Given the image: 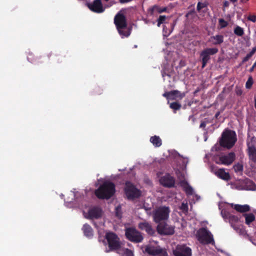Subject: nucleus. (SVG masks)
<instances>
[{
	"mask_svg": "<svg viewBox=\"0 0 256 256\" xmlns=\"http://www.w3.org/2000/svg\"><path fill=\"white\" fill-rule=\"evenodd\" d=\"M234 34L238 36H242L244 34V29L240 27V26H237L234 30Z\"/></svg>",
	"mask_w": 256,
	"mask_h": 256,
	"instance_id": "obj_29",
	"label": "nucleus"
},
{
	"mask_svg": "<svg viewBox=\"0 0 256 256\" xmlns=\"http://www.w3.org/2000/svg\"><path fill=\"white\" fill-rule=\"evenodd\" d=\"M256 52V48L254 47L252 50L246 54V56L250 58Z\"/></svg>",
	"mask_w": 256,
	"mask_h": 256,
	"instance_id": "obj_40",
	"label": "nucleus"
},
{
	"mask_svg": "<svg viewBox=\"0 0 256 256\" xmlns=\"http://www.w3.org/2000/svg\"><path fill=\"white\" fill-rule=\"evenodd\" d=\"M207 4L206 3H202L201 2H198L197 4L196 8L197 10L200 12L202 8L206 7Z\"/></svg>",
	"mask_w": 256,
	"mask_h": 256,
	"instance_id": "obj_36",
	"label": "nucleus"
},
{
	"mask_svg": "<svg viewBox=\"0 0 256 256\" xmlns=\"http://www.w3.org/2000/svg\"><path fill=\"white\" fill-rule=\"evenodd\" d=\"M229 6V2H228V1H225L224 2V7H228V6Z\"/></svg>",
	"mask_w": 256,
	"mask_h": 256,
	"instance_id": "obj_48",
	"label": "nucleus"
},
{
	"mask_svg": "<svg viewBox=\"0 0 256 256\" xmlns=\"http://www.w3.org/2000/svg\"><path fill=\"white\" fill-rule=\"evenodd\" d=\"M208 42L213 45H220L224 42V36L222 34H216L210 36Z\"/></svg>",
	"mask_w": 256,
	"mask_h": 256,
	"instance_id": "obj_19",
	"label": "nucleus"
},
{
	"mask_svg": "<svg viewBox=\"0 0 256 256\" xmlns=\"http://www.w3.org/2000/svg\"><path fill=\"white\" fill-rule=\"evenodd\" d=\"M144 251L146 253L152 256H168L165 248H162L159 246L152 244L146 246Z\"/></svg>",
	"mask_w": 256,
	"mask_h": 256,
	"instance_id": "obj_9",
	"label": "nucleus"
},
{
	"mask_svg": "<svg viewBox=\"0 0 256 256\" xmlns=\"http://www.w3.org/2000/svg\"><path fill=\"white\" fill-rule=\"evenodd\" d=\"M124 192L128 199L130 200L138 198L142 194L141 191L129 181H127L125 183Z\"/></svg>",
	"mask_w": 256,
	"mask_h": 256,
	"instance_id": "obj_5",
	"label": "nucleus"
},
{
	"mask_svg": "<svg viewBox=\"0 0 256 256\" xmlns=\"http://www.w3.org/2000/svg\"><path fill=\"white\" fill-rule=\"evenodd\" d=\"M160 184L166 188H172L174 186L175 180L169 174H166L160 179Z\"/></svg>",
	"mask_w": 256,
	"mask_h": 256,
	"instance_id": "obj_14",
	"label": "nucleus"
},
{
	"mask_svg": "<svg viewBox=\"0 0 256 256\" xmlns=\"http://www.w3.org/2000/svg\"><path fill=\"white\" fill-rule=\"evenodd\" d=\"M216 175L220 179L228 181L230 179V176L228 172H226L224 169L220 168L215 172Z\"/></svg>",
	"mask_w": 256,
	"mask_h": 256,
	"instance_id": "obj_21",
	"label": "nucleus"
},
{
	"mask_svg": "<svg viewBox=\"0 0 256 256\" xmlns=\"http://www.w3.org/2000/svg\"><path fill=\"white\" fill-rule=\"evenodd\" d=\"M238 233L242 234V230L240 228V226L236 224L231 226Z\"/></svg>",
	"mask_w": 256,
	"mask_h": 256,
	"instance_id": "obj_37",
	"label": "nucleus"
},
{
	"mask_svg": "<svg viewBox=\"0 0 256 256\" xmlns=\"http://www.w3.org/2000/svg\"><path fill=\"white\" fill-rule=\"evenodd\" d=\"M219 114H220L219 112L216 113V114L215 116H216V118H217V117L219 115Z\"/></svg>",
	"mask_w": 256,
	"mask_h": 256,
	"instance_id": "obj_51",
	"label": "nucleus"
},
{
	"mask_svg": "<svg viewBox=\"0 0 256 256\" xmlns=\"http://www.w3.org/2000/svg\"><path fill=\"white\" fill-rule=\"evenodd\" d=\"M242 216L245 217V222L247 225H250L256 218L252 213L244 214Z\"/></svg>",
	"mask_w": 256,
	"mask_h": 256,
	"instance_id": "obj_26",
	"label": "nucleus"
},
{
	"mask_svg": "<svg viewBox=\"0 0 256 256\" xmlns=\"http://www.w3.org/2000/svg\"><path fill=\"white\" fill-rule=\"evenodd\" d=\"M170 108L174 110V112H176V110L180 109L182 106L180 103L178 102H173L170 104Z\"/></svg>",
	"mask_w": 256,
	"mask_h": 256,
	"instance_id": "obj_30",
	"label": "nucleus"
},
{
	"mask_svg": "<svg viewBox=\"0 0 256 256\" xmlns=\"http://www.w3.org/2000/svg\"><path fill=\"white\" fill-rule=\"evenodd\" d=\"M218 51L216 48H206L200 54V58L202 63V68H204L210 59V56L216 54Z\"/></svg>",
	"mask_w": 256,
	"mask_h": 256,
	"instance_id": "obj_10",
	"label": "nucleus"
},
{
	"mask_svg": "<svg viewBox=\"0 0 256 256\" xmlns=\"http://www.w3.org/2000/svg\"><path fill=\"white\" fill-rule=\"evenodd\" d=\"M150 142L156 147H160L162 144V140L157 136H152L150 138Z\"/></svg>",
	"mask_w": 256,
	"mask_h": 256,
	"instance_id": "obj_25",
	"label": "nucleus"
},
{
	"mask_svg": "<svg viewBox=\"0 0 256 256\" xmlns=\"http://www.w3.org/2000/svg\"><path fill=\"white\" fill-rule=\"evenodd\" d=\"M248 147V154L250 159L254 162H256V148L252 144L247 143Z\"/></svg>",
	"mask_w": 256,
	"mask_h": 256,
	"instance_id": "obj_20",
	"label": "nucleus"
},
{
	"mask_svg": "<svg viewBox=\"0 0 256 256\" xmlns=\"http://www.w3.org/2000/svg\"><path fill=\"white\" fill-rule=\"evenodd\" d=\"M114 24L120 35L128 37L130 34V30L124 31L123 30L127 27V22L126 16L119 12L114 18Z\"/></svg>",
	"mask_w": 256,
	"mask_h": 256,
	"instance_id": "obj_3",
	"label": "nucleus"
},
{
	"mask_svg": "<svg viewBox=\"0 0 256 256\" xmlns=\"http://www.w3.org/2000/svg\"><path fill=\"white\" fill-rule=\"evenodd\" d=\"M175 226L169 225L165 222L158 224L156 230L158 234L161 235L170 236L174 233Z\"/></svg>",
	"mask_w": 256,
	"mask_h": 256,
	"instance_id": "obj_11",
	"label": "nucleus"
},
{
	"mask_svg": "<svg viewBox=\"0 0 256 256\" xmlns=\"http://www.w3.org/2000/svg\"><path fill=\"white\" fill-rule=\"evenodd\" d=\"M101 90L100 88H96V92L98 94H102Z\"/></svg>",
	"mask_w": 256,
	"mask_h": 256,
	"instance_id": "obj_45",
	"label": "nucleus"
},
{
	"mask_svg": "<svg viewBox=\"0 0 256 256\" xmlns=\"http://www.w3.org/2000/svg\"><path fill=\"white\" fill-rule=\"evenodd\" d=\"M167 8L166 7L160 8L157 5H154L153 6L149 8L148 12L151 16L154 15V12H157L159 14L166 12Z\"/></svg>",
	"mask_w": 256,
	"mask_h": 256,
	"instance_id": "obj_23",
	"label": "nucleus"
},
{
	"mask_svg": "<svg viewBox=\"0 0 256 256\" xmlns=\"http://www.w3.org/2000/svg\"><path fill=\"white\" fill-rule=\"evenodd\" d=\"M236 94L238 96H240L242 93V90L240 89L236 90Z\"/></svg>",
	"mask_w": 256,
	"mask_h": 256,
	"instance_id": "obj_46",
	"label": "nucleus"
},
{
	"mask_svg": "<svg viewBox=\"0 0 256 256\" xmlns=\"http://www.w3.org/2000/svg\"><path fill=\"white\" fill-rule=\"evenodd\" d=\"M138 227L141 230H145L150 236H154L155 234L154 230L152 228L151 224L148 222H140Z\"/></svg>",
	"mask_w": 256,
	"mask_h": 256,
	"instance_id": "obj_18",
	"label": "nucleus"
},
{
	"mask_svg": "<svg viewBox=\"0 0 256 256\" xmlns=\"http://www.w3.org/2000/svg\"><path fill=\"white\" fill-rule=\"evenodd\" d=\"M105 0V1H106V2H108V1L109 0Z\"/></svg>",
	"mask_w": 256,
	"mask_h": 256,
	"instance_id": "obj_54",
	"label": "nucleus"
},
{
	"mask_svg": "<svg viewBox=\"0 0 256 256\" xmlns=\"http://www.w3.org/2000/svg\"><path fill=\"white\" fill-rule=\"evenodd\" d=\"M131 0H119V2L121 4H124V3L128 2H130Z\"/></svg>",
	"mask_w": 256,
	"mask_h": 256,
	"instance_id": "obj_47",
	"label": "nucleus"
},
{
	"mask_svg": "<svg viewBox=\"0 0 256 256\" xmlns=\"http://www.w3.org/2000/svg\"><path fill=\"white\" fill-rule=\"evenodd\" d=\"M249 0H241L242 2H246L248 1Z\"/></svg>",
	"mask_w": 256,
	"mask_h": 256,
	"instance_id": "obj_50",
	"label": "nucleus"
},
{
	"mask_svg": "<svg viewBox=\"0 0 256 256\" xmlns=\"http://www.w3.org/2000/svg\"><path fill=\"white\" fill-rule=\"evenodd\" d=\"M171 92H174L173 94H171L170 100H174L176 98L182 99L185 96L184 93H182L178 90H172Z\"/></svg>",
	"mask_w": 256,
	"mask_h": 256,
	"instance_id": "obj_27",
	"label": "nucleus"
},
{
	"mask_svg": "<svg viewBox=\"0 0 256 256\" xmlns=\"http://www.w3.org/2000/svg\"><path fill=\"white\" fill-rule=\"evenodd\" d=\"M230 0L233 3L236 2L238 1V0Z\"/></svg>",
	"mask_w": 256,
	"mask_h": 256,
	"instance_id": "obj_49",
	"label": "nucleus"
},
{
	"mask_svg": "<svg viewBox=\"0 0 256 256\" xmlns=\"http://www.w3.org/2000/svg\"><path fill=\"white\" fill-rule=\"evenodd\" d=\"M184 190L188 195H192L193 194V188L188 184L184 188Z\"/></svg>",
	"mask_w": 256,
	"mask_h": 256,
	"instance_id": "obj_34",
	"label": "nucleus"
},
{
	"mask_svg": "<svg viewBox=\"0 0 256 256\" xmlns=\"http://www.w3.org/2000/svg\"><path fill=\"white\" fill-rule=\"evenodd\" d=\"M88 218L90 219H98L101 217L102 210L98 206H94L89 210L88 212Z\"/></svg>",
	"mask_w": 256,
	"mask_h": 256,
	"instance_id": "obj_17",
	"label": "nucleus"
},
{
	"mask_svg": "<svg viewBox=\"0 0 256 256\" xmlns=\"http://www.w3.org/2000/svg\"><path fill=\"white\" fill-rule=\"evenodd\" d=\"M248 20L252 21V22H256V16L255 15H250L248 17Z\"/></svg>",
	"mask_w": 256,
	"mask_h": 256,
	"instance_id": "obj_41",
	"label": "nucleus"
},
{
	"mask_svg": "<svg viewBox=\"0 0 256 256\" xmlns=\"http://www.w3.org/2000/svg\"><path fill=\"white\" fill-rule=\"evenodd\" d=\"M233 168L236 172H242L243 170V165L238 163L234 166Z\"/></svg>",
	"mask_w": 256,
	"mask_h": 256,
	"instance_id": "obj_31",
	"label": "nucleus"
},
{
	"mask_svg": "<svg viewBox=\"0 0 256 256\" xmlns=\"http://www.w3.org/2000/svg\"><path fill=\"white\" fill-rule=\"evenodd\" d=\"M124 256H134V254L131 250L126 248L124 252Z\"/></svg>",
	"mask_w": 256,
	"mask_h": 256,
	"instance_id": "obj_38",
	"label": "nucleus"
},
{
	"mask_svg": "<svg viewBox=\"0 0 256 256\" xmlns=\"http://www.w3.org/2000/svg\"><path fill=\"white\" fill-rule=\"evenodd\" d=\"M125 235L128 240L134 243L141 242L144 240L141 232L132 227L126 228Z\"/></svg>",
	"mask_w": 256,
	"mask_h": 256,
	"instance_id": "obj_7",
	"label": "nucleus"
},
{
	"mask_svg": "<svg viewBox=\"0 0 256 256\" xmlns=\"http://www.w3.org/2000/svg\"><path fill=\"white\" fill-rule=\"evenodd\" d=\"M198 240L202 244H213L214 242L213 236L206 228H202L199 229L197 233Z\"/></svg>",
	"mask_w": 256,
	"mask_h": 256,
	"instance_id": "obj_6",
	"label": "nucleus"
},
{
	"mask_svg": "<svg viewBox=\"0 0 256 256\" xmlns=\"http://www.w3.org/2000/svg\"><path fill=\"white\" fill-rule=\"evenodd\" d=\"M180 208L184 211H187L188 210V206L187 204L182 203Z\"/></svg>",
	"mask_w": 256,
	"mask_h": 256,
	"instance_id": "obj_42",
	"label": "nucleus"
},
{
	"mask_svg": "<svg viewBox=\"0 0 256 256\" xmlns=\"http://www.w3.org/2000/svg\"><path fill=\"white\" fill-rule=\"evenodd\" d=\"M218 22L220 28H224L228 25V22L223 18H220Z\"/></svg>",
	"mask_w": 256,
	"mask_h": 256,
	"instance_id": "obj_33",
	"label": "nucleus"
},
{
	"mask_svg": "<svg viewBox=\"0 0 256 256\" xmlns=\"http://www.w3.org/2000/svg\"><path fill=\"white\" fill-rule=\"evenodd\" d=\"M254 83L253 79L252 76H250L246 84V88L248 89H250Z\"/></svg>",
	"mask_w": 256,
	"mask_h": 256,
	"instance_id": "obj_32",
	"label": "nucleus"
},
{
	"mask_svg": "<svg viewBox=\"0 0 256 256\" xmlns=\"http://www.w3.org/2000/svg\"><path fill=\"white\" fill-rule=\"evenodd\" d=\"M235 158V154L234 152H230L226 155L220 156L219 158V160L222 164L230 165L234 161Z\"/></svg>",
	"mask_w": 256,
	"mask_h": 256,
	"instance_id": "obj_16",
	"label": "nucleus"
},
{
	"mask_svg": "<svg viewBox=\"0 0 256 256\" xmlns=\"http://www.w3.org/2000/svg\"><path fill=\"white\" fill-rule=\"evenodd\" d=\"M166 27V26H164V28H163V29L164 30V28Z\"/></svg>",
	"mask_w": 256,
	"mask_h": 256,
	"instance_id": "obj_52",
	"label": "nucleus"
},
{
	"mask_svg": "<svg viewBox=\"0 0 256 256\" xmlns=\"http://www.w3.org/2000/svg\"><path fill=\"white\" fill-rule=\"evenodd\" d=\"M28 58L29 60L30 59V58L28 57Z\"/></svg>",
	"mask_w": 256,
	"mask_h": 256,
	"instance_id": "obj_53",
	"label": "nucleus"
},
{
	"mask_svg": "<svg viewBox=\"0 0 256 256\" xmlns=\"http://www.w3.org/2000/svg\"><path fill=\"white\" fill-rule=\"evenodd\" d=\"M174 256H192V250L185 244H178L173 250Z\"/></svg>",
	"mask_w": 256,
	"mask_h": 256,
	"instance_id": "obj_12",
	"label": "nucleus"
},
{
	"mask_svg": "<svg viewBox=\"0 0 256 256\" xmlns=\"http://www.w3.org/2000/svg\"><path fill=\"white\" fill-rule=\"evenodd\" d=\"M85 236L90 238L93 236V230L92 227L88 224H86L83 226L82 228Z\"/></svg>",
	"mask_w": 256,
	"mask_h": 256,
	"instance_id": "obj_24",
	"label": "nucleus"
},
{
	"mask_svg": "<svg viewBox=\"0 0 256 256\" xmlns=\"http://www.w3.org/2000/svg\"><path fill=\"white\" fill-rule=\"evenodd\" d=\"M237 141L236 132L230 129H225L219 138L218 143L212 148V150L216 152L220 151L222 148L230 150L232 148Z\"/></svg>",
	"mask_w": 256,
	"mask_h": 256,
	"instance_id": "obj_1",
	"label": "nucleus"
},
{
	"mask_svg": "<svg viewBox=\"0 0 256 256\" xmlns=\"http://www.w3.org/2000/svg\"><path fill=\"white\" fill-rule=\"evenodd\" d=\"M174 92H171V91L170 92H165L164 94H162V96L166 98L167 99H170V100L171 94H173Z\"/></svg>",
	"mask_w": 256,
	"mask_h": 256,
	"instance_id": "obj_39",
	"label": "nucleus"
},
{
	"mask_svg": "<svg viewBox=\"0 0 256 256\" xmlns=\"http://www.w3.org/2000/svg\"><path fill=\"white\" fill-rule=\"evenodd\" d=\"M206 126V122H204V121H203L201 123H200V128H204Z\"/></svg>",
	"mask_w": 256,
	"mask_h": 256,
	"instance_id": "obj_44",
	"label": "nucleus"
},
{
	"mask_svg": "<svg viewBox=\"0 0 256 256\" xmlns=\"http://www.w3.org/2000/svg\"><path fill=\"white\" fill-rule=\"evenodd\" d=\"M221 215L225 222H228L230 226L236 224L240 220V218L238 216L232 214L226 209L222 210Z\"/></svg>",
	"mask_w": 256,
	"mask_h": 256,
	"instance_id": "obj_13",
	"label": "nucleus"
},
{
	"mask_svg": "<svg viewBox=\"0 0 256 256\" xmlns=\"http://www.w3.org/2000/svg\"><path fill=\"white\" fill-rule=\"evenodd\" d=\"M166 20V16H160L157 20L158 26L160 27V26L161 24L164 22Z\"/></svg>",
	"mask_w": 256,
	"mask_h": 256,
	"instance_id": "obj_35",
	"label": "nucleus"
},
{
	"mask_svg": "<svg viewBox=\"0 0 256 256\" xmlns=\"http://www.w3.org/2000/svg\"><path fill=\"white\" fill-rule=\"evenodd\" d=\"M106 238L110 250H118L120 248V238L116 234L112 232H107L106 234Z\"/></svg>",
	"mask_w": 256,
	"mask_h": 256,
	"instance_id": "obj_8",
	"label": "nucleus"
},
{
	"mask_svg": "<svg viewBox=\"0 0 256 256\" xmlns=\"http://www.w3.org/2000/svg\"><path fill=\"white\" fill-rule=\"evenodd\" d=\"M115 185L110 182H105L96 190L95 194L99 199L110 198L115 192Z\"/></svg>",
	"mask_w": 256,
	"mask_h": 256,
	"instance_id": "obj_2",
	"label": "nucleus"
},
{
	"mask_svg": "<svg viewBox=\"0 0 256 256\" xmlns=\"http://www.w3.org/2000/svg\"><path fill=\"white\" fill-rule=\"evenodd\" d=\"M246 189L250 190H256V184L250 180H246Z\"/></svg>",
	"mask_w": 256,
	"mask_h": 256,
	"instance_id": "obj_28",
	"label": "nucleus"
},
{
	"mask_svg": "<svg viewBox=\"0 0 256 256\" xmlns=\"http://www.w3.org/2000/svg\"><path fill=\"white\" fill-rule=\"evenodd\" d=\"M254 47H255V48H256V46H254Z\"/></svg>",
	"mask_w": 256,
	"mask_h": 256,
	"instance_id": "obj_55",
	"label": "nucleus"
},
{
	"mask_svg": "<svg viewBox=\"0 0 256 256\" xmlns=\"http://www.w3.org/2000/svg\"><path fill=\"white\" fill-rule=\"evenodd\" d=\"M88 8L92 11L96 13H102L104 12L101 0H94L91 4H88Z\"/></svg>",
	"mask_w": 256,
	"mask_h": 256,
	"instance_id": "obj_15",
	"label": "nucleus"
},
{
	"mask_svg": "<svg viewBox=\"0 0 256 256\" xmlns=\"http://www.w3.org/2000/svg\"><path fill=\"white\" fill-rule=\"evenodd\" d=\"M170 208L166 206H160L156 208L152 212L154 222L156 224L166 222L169 218Z\"/></svg>",
	"mask_w": 256,
	"mask_h": 256,
	"instance_id": "obj_4",
	"label": "nucleus"
},
{
	"mask_svg": "<svg viewBox=\"0 0 256 256\" xmlns=\"http://www.w3.org/2000/svg\"><path fill=\"white\" fill-rule=\"evenodd\" d=\"M249 60H250V58L247 56H246L242 59L241 63L240 64V66H241L243 64H244V62H248Z\"/></svg>",
	"mask_w": 256,
	"mask_h": 256,
	"instance_id": "obj_43",
	"label": "nucleus"
},
{
	"mask_svg": "<svg viewBox=\"0 0 256 256\" xmlns=\"http://www.w3.org/2000/svg\"><path fill=\"white\" fill-rule=\"evenodd\" d=\"M231 206L232 207L234 206V208L236 210L242 213L246 212L250 210V206L247 204L240 205L238 204H236L234 205L232 204H231Z\"/></svg>",
	"mask_w": 256,
	"mask_h": 256,
	"instance_id": "obj_22",
	"label": "nucleus"
}]
</instances>
